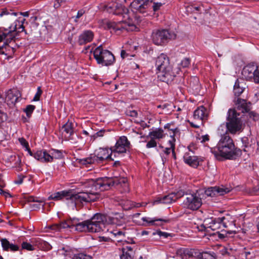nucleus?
Masks as SVG:
<instances>
[{"label":"nucleus","mask_w":259,"mask_h":259,"mask_svg":"<svg viewBox=\"0 0 259 259\" xmlns=\"http://www.w3.org/2000/svg\"><path fill=\"white\" fill-rule=\"evenodd\" d=\"M58 252L60 254H63L65 256H71L73 252V249L69 246H65L58 250Z\"/></svg>","instance_id":"nucleus-35"},{"label":"nucleus","mask_w":259,"mask_h":259,"mask_svg":"<svg viewBox=\"0 0 259 259\" xmlns=\"http://www.w3.org/2000/svg\"><path fill=\"white\" fill-rule=\"evenodd\" d=\"M19 141L20 142V143L24 147H27L28 146V143L23 138H19Z\"/></svg>","instance_id":"nucleus-64"},{"label":"nucleus","mask_w":259,"mask_h":259,"mask_svg":"<svg viewBox=\"0 0 259 259\" xmlns=\"http://www.w3.org/2000/svg\"><path fill=\"white\" fill-rule=\"evenodd\" d=\"M120 259H133V254L123 250L122 254L120 255Z\"/></svg>","instance_id":"nucleus-48"},{"label":"nucleus","mask_w":259,"mask_h":259,"mask_svg":"<svg viewBox=\"0 0 259 259\" xmlns=\"http://www.w3.org/2000/svg\"><path fill=\"white\" fill-rule=\"evenodd\" d=\"M72 259H91V257L83 253H79L74 254Z\"/></svg>","instance_id":"nucleus-42"},{"label":"nucleus","mask_w":259,"mask_h":259,"mask_svg":"<svg viewBox=\"0 0 259 259\" xmlns=\"http://www.w3.org/2000/svg\"><path fill=\"white\" fill-rule=\"evenodd\" d=\"M198 253V249L189 248H181L177 252L182 259H197Z\"/></svg>","instance_id":"nucleus-19"},{"label":"nucleus","mask_w":259,"mask_h":259,"mask_svg":"<svg viewBox=\"0 0 259 259\" xmlns=\"http://www.w3.org/2000/svg\"><path fill=\"white\" fill-rule=\"evenodd\" d=\"M116 186L121 187L122 190V193L128 192L130 191L127 180L125 178H102L96 180H90L87 184V189L81 191L83 197L84 202H90L95 201L99 198L100 194L97 191L100 189L101 191L108 190L111 187Z\"/></svg>","instance_id":"nucleus-1"},{"label":"nucleus","mask_w":259,"mask_h":259,"mask_svg":"<svg viewBox=\"0 0 259 259\" xmlns=\"http://www.w3.org/2000/svg\"><path fill=\"white\" fill-rule=\"evenodd\" d=\"M222 226L224 228H229L231 230L224 231L225 233H220V231H217L213 235H218L219 238L224 239L227 236V234H235L237 233L236 230L233 229L236 228L235 226V220L230 215L221 218Z\"/></svg>","instance_id":"nucleus-11"},{"label":"nucleus","mask_w":259,"mask_h":259,"mask_svg":"<svg viewBox=\"0 0 259 259\" xmlns=\"http://www.w3.org/2000/svg\"><path fill=\"white\" fill-rule=\"evenodd\" d=\"M48 228L54 232L60 231V228L59 224H55L48 227Z\"/></svg>","instance_id":"nucleus-55"},{"label":"nucleus","mask_w":259,"mask_h":259,"mask_svg":"<svg viewBox=\"0 0 259 259\" xmlns=\"http://www.w3.org/2000/svg\"><path fill=\"white\" fill-rule=\"evenodd\" d=\"M112 153H109V151L106 148H100L96 151L94 156L96 160L102 162L104 160H113Z\"/></svg>","instance_id":"nucleus-20"},{"label":"nucleus","mask_w":259,"mask_h":259,"mask_svg":"<svg viewBox=\"0 0 259 259\" xmlns=\"http://www.w3.org/2000/svg\"><path fill=\"white\" fill-rule=\"evenodd\" d=\"M61 130L65 137L69 138V140L72 139L71 137L74 135V127L73 123L71 121L68 120L62 126Z\"/></svg>","instance_id":"nucleus-26"},{"label":"nucleus","mask_w":259,"mask_h":259,"mask_svg":"<svg viewBox=\"0 0 259 259\" xmlns=\"http://www.w3.org/2000/svg\"><path fill=\"white\" fill-rule=\"evenodd\" d=\"M241 142L242 143V147L244 148L243 150L244 151H247V149L250 147L251 145L252 140L249 139L248 137H243L241 139Z\"/></svg>","instance_id":"nucleus-36"},{"label":"nucleus","mask_w":259,"mask_h":259,"mask_svg":"<svg viewBox=\"0 0 259 259\" xmlns=\"http://www.w3.org/2000/svg\"><path fill=\"white\" fill-rule=\"evenodd\" d=\"M244 84L243 81L240 82L237 79L234 85V93L236 96H239L244 91L245 88L243 86Z\"/></svg>","instance_id":"nucleus-30"},{"label":"nucleus","mask_w":259,"mask_h":259,"mask_svg":"<svg viewBox=\"0 0 259 259\" xmlns=\"http://www.w3.org/2000/svg\"><path fill=\"white\" fill-rule=\"evenodd\" d=\"M22 248L28 251H32L34 250V246L30 243L27 242H23L22 243Z\"/></svg>","instance_id":"nucleus-43"},{"label":"nucleus","mask_w":259,"mask_h":259,"mask_svg":"<svg viewBox=\"0 0 259 259\" xmlns=\"http://www.w3.org/2000/svg\"><path fill=\"white\" fill-rule=\"evenodd\" d=\"M36 245L42 250H50L52 248L51 245L47 242L39 238L35 239Z\"/></svg>","instance_id":"nucleus-32"},{"label":"nucleus","mask_w":259,"mask_h":259,"mask_svg":"<svg viewBox=\"0 0 259 259\" xmlns=\"http://www.w3.org/2000/svg\"><path fill=\"white\" fill-rule=\"evenodd\" d=\"M126 114L128 116L133 117H137L138 115L137 111L135 110H127L126 111Z\"/></svg>","instance_id":"nucleus-53"},{"label":"nucleus","mask_w":259,"mask_h":259,"mask_svg":"<svg viewBox=\"0 0 259 259\" xmlns=\"http://www.w3.org/2000/svg\"><path fill=\"white\" fill-rule=\"evenodd\" d=\"M42 92L41 90V88L40 87H38L37 89V92L35 94L33 99V101H38L39 100L40 97L42 94Z\"/></svg>","instance_id":"nucleus-51"},{"label":"nucleus","mask_w":259,"mask_h":259,"mask_svg":"<svg viewBox=\"0 0 259 259\" xmlns=\"http://www.w3.org/2000/svg\"><path fill=\"white\" fill-rule=\"evenodd\" d=\"M11 40L10 39V34L8 32H3L2 34H0V54H4L2 51L3 48L8 45Z\"/></svg>","instance_id":"nucleus-28"},{"label":"nucleus","mask_w":259,"mask_h":259,"mask_svg":"<svg viewBox=\"0 0 259 259\" xmlns=\"http://www.w3.org/2000/svg\"><path fill=\"white\" fill-rule=\"evenodd\" d=\"M186 198L183 201L184 207L191 210H196L198 209L202 205V200L197 194H187L185 193Z\"/></svg>","instance_id":"nucleus-12"},{"label":"nucleus","mask_w":259,"mask_h":259,"mask_svg":"<svg viewBox=\"0 0 259 259\" xmlns=\"http://www.w3.org/2000/svg\"><path fill=\"white\" fill-rule=\"evenodd\" d=\"M82 192L74 193L72 191H62L54 193L49 197V200H59L65 199L70 200L71 203L76 204L79 203H83L85 198L82 196Z\"/></svg>","instance_id":"nucleus-7"},{"label":"nucleus","mask_w":259,"mask_h":259,"mask_svg":"<svg viewBox=\"0 0 259 259\" xmlns=\"http://www.w3.org/2000/svg\"><path fill=\"white\" fill-rule=\"evenodd\" d=\"M78 220L73 219L67 221L69 228H75L76 229V225H77Z\"/></svg>","instance_id":"nucleus-49"},{"label":"nucleus","mask_w":259,"mask_h":259,"mask_svg":"<svg viewBox=\"0 0 259 259\" xmlns=\"http://www.w3.org/2000/svg\"><path fill=\"white\" fill-rule=\"evenodd\" d=\"M171 124L170 123H167L166 125H164V128L168 129L169 131H171L172 135H171V133H170V137L172 138L171 140L175 139V136L177 133H179V130L178 128H171Z\"/></svg>","instance_id":"nucleus-38"},{"label":"nucleus","mask_w":259,"mask_h":259,"mask_svg":"<svg viewBox=\"0 0 259 259\" xmlns=\"http://www.w3.org/2000/svg\"><path fill=\"white\" fill-rule=\"evenodd\" d=\"M150 138L154 139H160L164 137L163 130L162 128H157L152 132H149L148 136Z\"/></svg>","instance_id":"nucleus-29"},{"label":"nucleus","mask_w":259,"mask_h":259,"mask_svg":"<svg viewBox=\"0 0 259 259\" xmlns=\"http://www.w3.org/2000/svg\"><path fill=\"white\" fill-rule=\"evenodd\" d=\"M131 8L134 12L145 13L150 6L149 0H135L131 4Z\"/></svg>","instance_id":"nucleus-17"},{"label":"nucleus","mask_w":259,"mask_h":259,"mask_svg":"<svg viewBox=\"0 0 259 259\" xmlns=\"http://www.w3.org/2000/svg\"><path fill=\"white\" fill-rule=\"evenodd\" d=\"M166 0H154V2H152L153 3L152 6L153 11L156 12L159 10L161 7L166 3Z\"/></svg>","instance_id":"nucleus-37"},{"label":"nucleus","mask_w":259,"mask_h":259,"mask_svg":"<svg viewBox=\"0 0 259 259\" xmlns=\"http://www.w3.org/2000/svg\"><path fill=\"white\" fill-rule=\"evenodd\" d=\"M5 15H11L16 16L17 13L14 12L10 13L7 9H4L0 14V16H3Z\"/></svg>","instance_id":"nucleus-59"},{"label":"nucleus","mask_w":259,"mask_h":259,"mask_svg":"<svg viewBox=\"0 0 259 259\" xmlns=\"http://www.w3.org/2000/svg\"><path fill=\"white\" fill-rule=\"evenodd\" d=\"M143 222H146L149 225L162 226L165 223H168L170 222V220L167 218H154L151 219L148 217H144L142 218Z\"/></svg>","instance_id":"nucleus-25"},{"label":"nucleus","mask_w":259,"mask_h":259,"mask_svg":"<svg viewBox=\"0 0 259 259\" xmlns=\"http://www.w3.org/2000/svg\"><path fill=\"white\" fill-rule=\"evenodd\" d=\"M130 142L126 136H123L118 139L115 145L111 146L110 150L111 153H125L130 149Z\"/></svg>","instance_id":"nucleus-13"},{"label":"nucleus","mask_w":259,"mask_h":259,"mask_svg":"<svg viewBox=\"0 0 259 259\" xmlns=\"http://www.w3.org/2000/svg\"><path fill=\"white\" fill-rule=\"evenodd\" d=\"M25 199L28 202H36L38 203H43L44 202V199L39 198L38 197H35L33 196L25 197Z\"/></svg>","instance_id":"nucleus-40"},{"label":"nucleus","mask_w":259,"mask_h":259,"mask_svg":"<svg viewBox=\"0 0 259 259\" xmlns=\"http://www.w3.org/2000/svg\"><path fill=\"white\" fill-rule=\"evenodd\" d=\"M222 226V223L221 218H207L205 219L200 227L201 230H204L208 232V229H211L212 231H217L220 229Z\"/></svg>","instance_id":"nucleus-14"},{"label":"nucleus","mask_w":259,"mask_h":259,"mask_svg":"<svg viewBox=\"0 0 259 259\" xmlns=\"http://www.w3.org/2000/svg\"><path fill=\"white\" fill-rule=\"evenodd\" d=\"M156 234L158 235L160 237L163 236L164 238H167L168 236L167 233L163 232L161 231H157L153 233V235H155Z\"/></svg>","instance_id":"nucleus-57"},{"label":"nucleus","mask_w":259,"mask_h":259,"mask_svg":"<svg viewBox=\"0 0 259 259\" xmlns=\"http://www.w3.org/2000/svg\"><path fill=\"white\" fill-rule=\"evenodd\" d=\"M7 119V115L0 110V123L4 122Z\"/></svg>","instance_id":"nucleus-56"},{"label":"nucleus","mask_w":259,"mask_h":259,"mask_svg":"<svg viewBox=\"0 0 259 259\" xmlns=\"http://www.w3.org/2000/svg\"><path fill=\"white\" fill-rule=\"evenodd\" d=\"M2 246L3 249L5 251H8L9 249L12 251H15L19 250V246L17 245L10 243V242L6 238H3L1 240Z\"/></svg>","instance_id":"nucleus-27"},{"label":"nucleus","mask_w":259,"mask_h":259,"mask_svg":"<svg viewBox=\"0 0 259 259\" xmlns=\"http://www.w3.org/2000/svg\"><path fill=\"white\" fill-rule=\"evenodd\" d=\"M59 224V227L60 228V231L62 229L69 228L68 226L67 221L63 222H62V223H61L60 224Z\"/></svg>","instance_id":"nucleus-61"},{"label":"nucleus","mask_w":259,"mask_h":259,"mask_svg":"<svg viewBox=\"0 0 259 259\" xmlns=\"http://www.w3.org/2000/svg\"><path fill=\"white\" fill-rule=\"evenodd\" d=\"M35 108V106L32 105H29L26 106L24 111L26 113L27 117H29L30 116Z\"/></svg>","instance_id":"nucleus-41"},{"label":"nucleus","mask_w":259,"mask_h":259,"mask_svg":"<svg viewBox=\"0 0 259 259\" xmlns=\"http://www.w3.org/2000/svg\"><path fill=\"white\" fill-rule=\"evenodd\" d=\"M107 224H118L117 217L96 213L89 220L81 222L78 221L75 230L79 232H99L103 230Z\"/></svg>","instance_id":"nucleus-4"},{"label":"nucleus","mask_w":259,"mask_h":259,"mask_svg":"<svg viewBox=\"0 0 259 259\" xmlns=\"http://www.w3.org/2000/svg\"><path fill=\"white\" fill-rule=\"evenodd\" d=\"M176 37V34L169 32L167 29L155 30L152 32L151 38L153 43L158 46H161L167 41Z\"/></svg>","instance_id":"nucleus-10"},{"label":"nucleus","mask_w":259,"mask_h":259,"mask_svg":"<svg viewBox=\"0 0 259 259\" xmlns=\"http://www.w3.org/2000/svg\"><path fill=\"white\" fill-rule=\"evenodd\" d=\"M105 133V130H101L100 131L97 132L96 133H95V134L91 136V140L94 141L98 137H102L104 136Z\"/></svg>","instance_id":"nucleus-45"},{"label":"nucleus","mask_w":259,"mask_h":259,"mask_svg":"<svg viewBox=\"0 0 259 259\" xmlns=\"http://www.w3.org/2000/svg\"><path fill=\"white\" fill-rule=\"evenodd\" d=\"M249 115L250 117L252 118L254 120H257L259 119V115L253 112H250Z\"/></svg>","instance_id":"nucleus-62"},{"label":"nucleus","mask_w":259,"mask_h":259,"mask_svg":"<svg viewBox=\"0 0 259 259\" xmlns=\"http://www.w3.org/2000/svg\"><path fill=\"white\" fill-rule=\"evenodd\" d=\"M155 66L159 79L163 82H171L175 77V73L170 64L168 57L164 54H161L156 58Z\"/></svg>","instance_id":"nucleus-6"},{"label":"nucleus","mask_w":259,"mask_h":259,"mask_svg":"<svg viewBox=\"0 0 259 259\" xmlns=\"http://www.w3.org/2000/svg\"><path fill=\"white\" fill-rule=\"evenodd\" d=\"M255 70L253 81L256 83H259V65L256 66Z\"/></svg>","instance_id":"nucleus-47"},{"label":"nucleus","mask_w":259,"mask_h":259,"mask_svg":"<svg viewBox=\"0 0 259 259\" xmlns=\"http://www.w3.org/2000/svg\"><path fill=\"white\" fill-rule=\"evenodd\" d=\"M200 140H201V142L202 143H204L206 141H209V136L208 135H203L200 138Z\"/></svg>","instance_id":"nucleus-63"},{"label":"nucleus","mask_w":259,"mask_h":259,"mask_svg":"<svg viewBox=\"0 0 259 259\" xmlns=\"http://www.w3.org/2000/svg\"><path fill=\"white\" fill-rule=\"evenodd\" d=\"M96 160L95 157H90L81 159V162L84 164H91L95 162Z\"/></svg>","instance_id":"nucleus-46"},{"label":"nucleus","mask_w":259,"mask_h":259,"mask_svg":"<svg viewBox=\"0 0 259 259\" xmlns=\"http://www.w3.org/2000/svg\"><path fill=\"white\" fill-rule=\"evenodd\" d=\"M93 55L97 63L102 66H110L115 62V57L112 53L107 50L104 49L102 45L95 49Z\"/></svg>","instance_id":"nucleus-8"},{"label":"nucleus","mask_w":259,"mask_h":259,"mask_svg":"<svg viewBox=\"0 0 259 259\" xmlns=\"http://www.w3.org/2000/svg\"><path fill=\"white\" fill-rule=\"evenodd\" d=\"M190 59L188 58H185L181 62V66L183 68L187 67L190 64Z\"/></svg>","instance_id":"nucleus-52"},{"label":"nucleus","mask_w":259,"mask_h":259,"mask_svg":"<svg viewBox=\"0 0 259 259\" xmlns=\"http://www.w3.org/2000/svg\"><path fill=\"white\" fill-rule=\"evenodd\" d=\"M231 187L224 185L210 187L205 191V194L207 196L211 197L223 196L229 193L232 190Z\"/></svg>","instance_id":"nucleus-16"},{"label":"nucleus","mask_w":259,"mask_h":259,"mask_svg":"<svg viewBox=\"0 0 259 259\" xmlns=\"http://www.w3.org/2000/svg\"><path fill=\"white\" fill-rule=\"evenodd\" d=\"M255 67L254 64H248L243 68L242 74L246 80H253Z\"/></svg>","instance_id":"nucleus-24"},{"label":"nucleus","mask_w":259,"mask_h":259,"mask_svg":"<svg viewBox=\"0 0 259 259\" xmlns=\"http://www.w3.org/2000/svg\"><path fill=\"white\" fill-rule=\"evenodd\" d=\"M175 139H174L172 140H170L168 141L169 146H170L171 148V152H172V156L174 158V159H176V154L175 151Z\"/></svg>","instance_id":"nucleus-44"},{"label":"nucleus","mask_w":259,"mask_h":259,"mask_svg":"<svg viewBox=\"0 0 259 259\" xmlns=\"http://www.w3.org/2000/svg\"><path fill=\"white\" fill-rule=\"evenodd\" d=\"M63 157L62 151L54 149L37 151L34 155V158L41 162H52Z\"/></svg>","instance_id":"nucleus-9"},{"label":"nucleus","mask_w":259,"mask_h":259,"mask_svg":"<svg viewBox=\"0 0 259 259\" xmlns=\"http://www.w3.org/2000/svg\"><path fill=\"white\" fill-rule=\"evenodd\" d=\"M25 177L24 176L18 175L17 180L15 181V183L16 184H21L23 183V179Z\"/></svg>","instance_id":"nucleus-58"},{"label":"nucleus","mask_w":259,"mask_h":259,"mask_svg":"<svg viewBox=\"0 0 259 259\" xmlns=\"http://www.w3.org/2000/svg\"><path fill=\"white\" fill-rule=\"evenodd\" d=\"M212 153L219 160H221V158L233 160L241 155L242 151L235 147L233 140L229 136L224 135L219 142L217 150L214 149Z\"/></svg>","instance_id":"nucleus-5"},{"label":"nucleus","mask_w":259,"mask_h":259,"mask_svg":"<svg viewBox=\"0 0 259 259\" xmlns=\"http://www.w3.org/2000/svg\"><path fill=\"white\" fill-rule=\"evenodd\" d=\"M114 235V241L118 242H122L123 239L125 238V232L122 231L114 230L113 232Z\"/></svg>","instance_id":"nucleus-34"},{"label":"nucleus","mask_w":259,"mask_h":259,"mask_svg":"<svg viewBox=\"0 0 259 259\" xmlns=\"http://www.w3.org/2000/svg\"><path fill=\"white\" fill-rule=\"evenodd\" d=\"M94 33L91 30H84L79 36L78 42L79 45H83L92 41Z\"/></svg>","instance_id":"nucleus-22"},{"label":"nucleus","mask_w":259,"mask_h":259,"mask_svg":"<svg viewBox=\"0 0 259 259\" xmlns=\"http://www.w3.org/2000/svg\"><path fill=\"white\" fill-rule=\"evenodd\" d=\"M157 146V142L154 139L151 138L150 140L148 141L146 144L147 148H154Z\"/></svg>","instance_id":"nucleus-50"},{"label":"nucleus","mask_w":259,"mask_h":259,"mask_svg":"<svg viewBox=\"0 0 259 259\" xmlns=\"http://www.w3.org/2000/svg\"><path fill=\"white\" fill-rule=\"evenodd\" d=\"M193 116L194 119L199 120L200 124H203V120L207 117V110L203 106H200L194 111Z\"/></svg>","instance_id":"nucleus-23"},{"label":"nucleus","mask_w":259,"mask_h":259,"mask_svg":"<svg viewBox=\"0 0 259 259\" xmlns=\"http://www.w3.org/2000/svg\"><path fill=\"white\" fill-rule=\"evenodd\" d=\"M23 21H15L9 27L8 31V34H10V39L12 40L15 37L17 34L25 31L24 27L23 26Z\"/></svg>","instance_id":"nucleus-18"},{"label":"nucleus","mask_w":259,"mask_h":259,"mask_svg":"<svg viewBox=\"0 0 259 259\" xmlns=\"http://www.w3.org/2000/svg\"><path fill=\"white\" fill-rule=\"evenodd\" d=\"M103 11L110 14L122 16V19L117 22L109 21L107 23L109 28H112L115 32L125 30L127 31H138L137 26L130 23L128 9L121 4L117 2H112L105 5Z\"/></svg>","instance_id":"nucleus-2"},{"label":"nucleus","mask_w":259,"mask_h":259,"mask_svg":"<svg viewBox=\"0 0 259 259\" xmlns=\"http://www.w3.org/2000/svg\"><path fill=\"white\" fill-rule=\"evenodd\" d=\"M16 91H13L12 90H9L6 95V99L8 102H10L11 104H15L17 102L18 97L16 94Z\"/></svg>","instance_id":"nucleus-31"},{"label":"nucleus","mask_w":259,"mask_h":259,"mask_svg":"<svg viewBox=\"0 0 259 259\" xmlns=\"http://www.w3.org/2000/svg\"><path fill=\"white\" fill-rule=\"evenodd\" d=\"M159 147L163 149V150H162L163 153H160V155L162 158V161L164 163V159H165V158H164L163 154H165L166 155H169L170 154V152L171 151V148L170 146H169V147L164 148L161 145H160L159 146Z\"/></svg>","instance_id":"nucleus-39"},{"label":"nucleus","mask_w":259,"mask_h":259,"mask_svg":"<svg viewBox=\"0 0 259 259\" xmlns=\"http://www.w3.org/2000/svg\"><path fill=\"white\" fill-rule=\"evenodd\" d=\"M236 105V108L229 109L227 116V130L232 134H235L243 131V114L248 112L250 110L249 104L244 99L238 98Z\"/></svg>","instance_id":"nucleus-3"},{"label":"nucleus","mask_w":259,"mask_h":259,"mask_svg":"<svg viewBox=\"0 0 259 259\" xmlns=\"http://www.w3.org/2000/svg\"><path fill=\"white\" fill-rule=\"evenodd\" d=\"M193 82L195 83L196 84L195 85H192L191 82L190 83V85L192 88H194L196 90H198L200 89V84L199 79L197 77H194L193 78Z\"/></svg>","instance_id":"nucleus-54"},{"label":"nucleus","mask_w":259,"mask_h":259,"mask_svg":"<svg viewBox=\"0 0 259 259\" xmlns=\"http://www.w3.org/2000/svg\"><path fill=\"white\" fill-rule=\"evenodd\" d=\"M127 251V252H130L133 254V248L131 246H125L122 248V250Z\"/></svg>","instance_id":"nucleus-60"},{"label":"nucleus","mask_w":259,"mask_h":259,"mask_svg":"<svg viewBox=\"0 0 259 259\" xmlns=\"http://www.w3.org/2000/svg\"><path fill=\"white\" fill-rule=\"evenodd\" d=\"M185 195V192L180 190L177 192L171 193L167 195L162 197H159L156 199L153 203L154 204L162 203V204H170L175 202L179 198Z\"/></svg>","instance_id":"nucleus-15"},{"label":"nucleus","mask_w":259,"mask_h":259,"mask_svg":"<svg viewBox=\"0 0 259 259\" xmlns=\"http://www.w3.org/2000/svg\"><path fill=\"white\" fill-rule=\"evenodd\" d=\"M185 162L191 166L197 167L199 164V160L198 157L194 156L191 151L186 152L184 155Z\"/></svg>","instance_id":"nucleus-21"},{"label":"nucleus","mask_w":259,"mask_h":259,"mask_svg":"<svg viewBox=\"0 0 259 259\" xmlns=\"http://www.w3.org/2000/svg\"><path fill=\"white\" fill-rule=\"evenodd\" d=\"M197 259H215V254L213 252H201L198 250Z\"/></svg>","instance_id":"nucleus-33"}]
</instances>
